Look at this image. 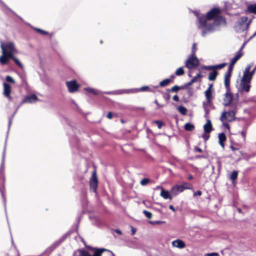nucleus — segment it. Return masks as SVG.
Masks as SVG:
<instances>
[{
    "instance_id": "18",
    "label": "nucleus",
    "mask_w": 256,
    "mask_h": 256,
    "mask_svg": "<svg viewBox=\"0 0 256 256\" xmlns=\"http://www.w3.org/2000/svg\"><path fill=\"white\" fill-rule=\"evenodd\" d=\"M252 66V64H249L248 65L246 68H245V70L244 72H246V70H248V72H246V74L248 76V78H250V79H252V77L254 75V74L255 72V71L256 70V66L250 72V70Z\"/></svg>"
},
{
    "instance_id": "41",
    "label": "nucleus",
    "mask_w": 256,
    "mask_h": 256,
    "mask_svg": "<svg viewBox=\"0 0 256 256\" xmlns=\"http://www.w3.org/2000/svg\"><path fill=\"white\" fill-rule=\"evenodd\" d=\"M204 256H219V254L218 252H212L206 254Z\"/></svg>"
},
{
    "instance_id": "36",
    "label": "nucleus",
    "mask_w": 256,
    "mask_h": 256,
    "mask_svg": "<svg viewBox=\"0 0 256 256\" xmlns=\"http://www.w3.org/2000/svg\"><path fill=\"white\" fill-rule=\"evenodd\" d=\"M196 50H197V48H196V44L194 43L192 44V54L191 55H196L195 54V52H196Z\"/></svg>"
},
{
    "instance_id": "63",
    "label": "nucleus",
    "mask_w": 256,
    "mask_h": 256,
    "mask_svg": "<svg viewBox=\"0 0 256 256\" xmlns=\"http://www.w3.org/2000/svg\"><path fill=\"white\" fill-rule=\"evenodd\" d=\"M109 252H110V253H111V254H112V256H114V254L113 252H110V251H109Z\"/></svg>"
},
{
    "instance_id": "9",
    "label": "nucleus",
    "mask_w": 256,
    "mask_h": 256,
    "mask_svg": "<svg viewBox=\"0 0 256 256\" xmlns=\"http://www.w3.org/2000/svg\"><path fill=\"white\" fill-rule=\"evenodd\" d=\"M90 188L92 189L94 192H96L98 184V179L96 171H94L92 173V176L90 180Z\"/></svg>"
},
{
    "instance_id": "61",
    "label": "nucleus",
    "mask_w": 256,
    "mask_h": 256,
    "mask_svg": "<svg viewBox=\"0 0 256 256\" xmlns=\"http://www.w3.org/2000/svg\"><path fill=\"white\" fill-rule=\"evenodd\" d=\"M193 177L192 176V175L190 174L189 176H188V179L189 180H192V179Z\"/></svg>"
},
{
    "instance_id": "42",
    "label": "nucleus",
    "mask_w": 256,
    "mask_h": 256,
    "mask_svg": "<svg viewBox=\"0 0 256 256\" xmlns=\"http://www.w3.org/2000/svg\"><path fill=\"white\" fill-rule=\"evenodd\" d=\"M155 122L158 124V128H161L163 124L162 122L160 120H156Z\"/></svg>"
},
{
    "instance_id": "34",
    "label": "nucleus",
    "mask_w": 256,
    "mask_h": 256,
    "mask_svg": "<svg viewBox=\"0 0 256 256\" xmlns=\"http://www.w3.org/2000/svg\"><path fill=\"white\" fill-rule=\"evenodd\" d=\"M152 225L161 224L165 223L164 221L156 220V221H150L149 222Z\"/></svg>"
},
{
    "instance_id": "62",
    "label": "nucleus",
    "mask_w": 256,
    "mask_h": 256,
    "mask_svg": "<svg viewBox=\"0 0 256 256\" xmlns=\"http://www.w3.org/2000/svg\"><path fill=\"white\" fill-rule=\"evenodd\" d=\"M2 196L3 198H4V203L5 204V202H6V200H5V198H4V196L3 194H2Z\"/></svg>"
},
{
    "instance_id": "32",
    "label": "nucleus",
    "mask_w": 256,
    "mask_h": 256,
    "mask_svg": "<svg viewBox=\"0 0 256 256\" xmlns=\"http://www.w3.org/2000/svg\"><path fill=\"white\" fill-rule=\"evenodd\" d=\"M12 58V59L14 62H15V63L18 66H20V68H22V64L20 62L18 59L14 57V56H12V58Z\"/></svg>"
},
{
    "instance_id": "5",
    "label": "nucleus",
    "mask_w": 256,
    "mask_h": 256,
    "mask_svg": "<svg viewBox=\"0 0 256 256\" xmlns=\"http://www.w3.org/2000/svg\"><path fill=\"white\" fill-rule=\"evenodd\" d=\"M250 20L246 16L241 17L236 22L234 28L236 32L240 33L248 29Z\"/></svg>"
},
{
    "instance_id": "45",
    "label": "nucleus",
    "mask_w": 256,
    "mask_h": 256,
    "mask_svg": "<svg viewBox=\"0 0 256 256\" xmlns=\"http://www.w3.org/2000/svg\"><path fill=\"white\" fill-rule=\"evenodd\" d=\"M130 228H131L132 234L134 235L136 232V229L132 226H130Z\"/></svg>"
},
{
    "instance_id": "26",
    "label": "nucleus",
    "mask_w": 256,
    "mask_h": 256,
    "mask_svg": "<svg viewBox=\"0 0 256 256\" xmlns=\"http://www.w3.org/2000/svg\"><path fill=\"white\" fill-rule=\"evenodd\" d=\"M238 172L236 171V170H234L232 171V172L230 176V179L232 181V182L234 183V181L236 180V179L237 178H238Z\"/></svg>"
},
{
    "instance_id": "51",
    "label": "nucleus",
    "mask_w": 256,
    "mask_h": 256,
    "mask_svg": "<svg viewBox=\"0 0 256 256\" xmlns=\"http://www.w3.org/2000/svg\"><path fill=\"white\" fill-rule=\"evenodd\" d=\"M5 150H4V154H3V156H2V166L4 165V158H5Z\"/></svg>"
},
{
    "instance_id": "49",
    "label": "nucleus",
    "mask_w": 256,
    "mask_h": 256,
    "mask_svg": "<svg viewBox=\"0 0 256 256\" xmlns=\"http://www.w3.org/2000/svg\"><path fill=\"white\" fill-rule=\"evenodd\" d=\"M36 30L38 32H40V33H42V34H47V32H46L44 31V30H42L40 29H39V28H36Z\"/></svg>"
},
{
    "instance_id": "60",
    "label": "nucleus",
    "mask_w": 256,
    "mask_h": 256,
    "mask_svg": "<svg viewBox=\"0 0 256 256\" xmlns=\"http://www.w3.org/2000/svg\"><path fill=\"white\" fill-rule=\"evenodd\" d=\"M244 46V44H243V45L242 46V47L240 48L239 50H241V52H242V50L243 49Z\"/></svg>"
},
{
    "instance_id": "33",
    "label": "nucleus",
    "mask_w": 256,
    "mask_h": 256,
    "mask_svg": "<svg viewBox=\"0 0 256 256\" xmlns=\"http://www.w3.org/2000/svg\"><path fill=\"white\" fill-rule=\"evenodd\" d=\"M6 80L7 82H9L12 84L15 83V80H14V79L12 76H7L6 77Z\"/></svg>"
},
{
    "instance_id": "12",
    "label": "nucleus",
    "mask_w": 256,
    "mask_h": 256,
    "mask_svg": "<svg viewBox=\"0 0 256 256\" xmlns=\"http://www.w3.org/2000/svg\"><path fill=\"white\" fill-rule=\"evenodd\" d=\"M212 84L209 85L207 90L205 91L204 94L207 100V102L210 104L212 99L213 98L212 96Z\"/></svg>"
},
{
    "instance_id": "39",
    "label": "nucleus",
    "mask_w": 256,
    "mask_h": 256,
    "mask_svg": "<svg viewBox=\"0 0 256 256\" xmlns=\"http://www.w3.org/2000/svg\"><path fill=\"white\" fill-rule=\"evenodd\" d=\"M180 89V87L177 86H175L171 88L170 91L172 92H177Z\"/></svg>"
},
{
    "instance_id": "14",
    "label": "nucleus",
    "mask_w": 256,
    "mask_h": 256,
    "mask_svg": "<svg viewBox=\"0 0 256 256\" xmlns=\"http://www.w3.org/2000/svg\"><path fill=\"white\" fill-rule=\"evenodd\" d=\"M172 245L173 247L178 248L180 249L184 248L186 247L185 243L181 240L177 239L172 242Z\"/></svg>"
},
{
    "instance_id": "3",
    "label": "nucleus",
    "mask_w": 256,
    "mask_h": 256,
    "mask_svg": "<svg viewBox=\"0 0 256 256\" xmlns=\"http://www.w3.org/2000/svg\"><path fill=\"white\" fill-rule=\"evenodd\" d=\"M246 72L248 70L244 72L242 78L237 81L236 86L238 91L241 93L248 92L250 89L252 79L247 76Z\"/></svg>"
},
{
    "instance_id": "22",
    "label": "nucleus",
    "mask_w": 256,
    "mask_h": 256,
    "mask_svg": "<svg viewBox=\"0 0 256 256\" xmlns=\"http://www.w3.org/2000/svg\"><path fill=\"white\" fill-rule=\"evenodd\" d=\"M231 74L230 72H226L224 75V84L226 88H228L230 84V78Z\"/></svg>"
},
{
    "instance_id": "7",
    "label": "nucleus",
    "mask_w": 256,
    "mask_h": 256,
    "mask_svg": "<svg viewBox=\"0 0 256 256\" xmlns=\"http://www.w3.org/2000/svg\"><path fill=\"white\" fill-rule=\"evenodd\" d=\"M189 189L190 190L192 188L190 186H184V185H175L172 188L170 189L171 194L176 196L178 194L182 192L184 190Z\"/></svg>"
},
{
    "instance_id": "55",
    "label": "nucleus",
    "mask_w": 256,
    "mask_h": 256,
    "mask_svg": "<svg viewBox=\"0 0 256 256\" xmlns=\"http://www.w3.org/2000/svg\"><path fill=\"white\" fill-rule=\"evenodd\" d=\"M182 185H184V186H188L190 184L187 182H184V183H183V184Z\"/></svg>"
},
{
    "instance_id": "11",
    "label": "nucleus",
    "mask_w": 256,
    "mask_h": 256,
    "mask_svg": "<svg viewBox=\"0 0 256 256\" xmlns=\"http://www.w3.org/2000/svg\"><path fill=\"white\" fill-rule=\"evenodd\" d=\"M66 84L69 92H74L77 91L79 87V86L76 84L75 80L67 82Z\"/></svg>"
},
{
    "instance_id": "23",
    "label": "nucleus",
    "mask_w": 256,
    "mask_h": 256,
    "mask_svg": "<svg viewBox=\"0 0 256 256\" xmlns=\"http://www.w3.org/2000/svg\"><path fill=\"white\" fill-rule=\"evenodd\" d=\"M184 128L185 130L191 132L194 130V126L192 124L188 122L184 124Z\"/></svg>"
},
{
    "instance_id": "40",
    "label": "nucleus",
    "mask_w": 256,
    "mask_h": 256,
    "mask_svg": "<svg viewBox=\"0 0 256 256\" xmlns=\"http://www.w3.org/2000/svg\"><path fill=\"white\" fill-rule=\"evenodd\" d=\"M240 134H242V138H243V141L244 142H246V131H242L240 132Z\"/></svg>"
},
{
    "instance_id": "30",
    "label": "nucleus",
    "mask_w": 256,
    "mask_h": 256,
    "mask_svg": "<svg viewBox=\"0 0 256 256\" xmlns=\"http://www.w3.org/2000/svg\"><path fill=\"white\" fill-rule=\"evenodd\" d=\"M201 77V75L200 74H197L194 77L192 80H190V82L188 84V86H190L193 83H194V82H196L197 80L199 78H200Z\"/></svg>"
},
{
    "instance_id": "52",
    "label": "nucleus",
    "mask_w": 256,
    "mask_h": 256,
    "mask_svg": "<svg viewBox=\"0 0 256 256\" xmlns=\"http://www.w3.org/2000/svg\"><path fill=\"white\" fill-rule=\"evenodd\" d=\"M173 100H174V101H176V102H178V101L179 100V98L178 96H177V95H174V96H173Z\"/></svg>"
},
{
    "instance_id": "56",
    "label": "nucleus",
    "mask_w": 256,
    "mask_h": 256,
    "mask_svg": "<svg viewBox=\"0 0 256 256\" xmlns=\"http://www.w3.org/2000/svg\"><path fill=\"white\" fill-rule=\"evenodd\" d=\"M156 102V104H157L158 106H160V107H162V106H162V105H160V104H158V102L157 100H156V102Z\"/></svg>"
},
{
    "instance_id": "31",
    "label": "nucleus",
    "mask_w": 256,
    "mask_h": 256,
    "mask_svg": "<svg viewBox=\"0 0 256 256\" xmlns=\"http://www.w3.org/2000/svg\"><path fill=\"white\" fill-rule=\"evenodd\" d=\"M184 73V70L182 67L179 68L176 72V74L177 76H182Z\"/></svg>"
},
{
    "instance_id": "1",
    "label": "nucleus",
    "mask_w": 256,
    "mask_h": 256,
    "mask_svg": "<svg viewBox=\"0 0 256 256\" xmlns=\"http://www.w3.org/2000/svg\"><path fill=\"white\" fill-rule=\"evenodd\" d=\"M220 10L218 8H214L207 13L206 16L202 15L198 16L199 24L198 28L202 29V35L204 36L208 32H212L215 30L216 26H225V18L218 14Z\"/></svg>"
},
{
    "instance_id": "64",
    "label": "nucleus",
    "mask_w": 256,
    "mask_h": 256,
    "mask_svg": "<svg viewBox=\"0 0 256 256\" xmlns=\"http://www.w3.org/2000/svg\"><path fill=\"white\" fill-rule=\"evenodd\" d=\"M171 77H172V78H174V76L172 75V76Z\"/></svg>"
},
{
    "instance_id": "44",
    "label": "nucleus",
    "mask_w": 256,
    "mask_h": 256,
    "mask_svg": "<svg viewBox=\"0 0 256 256\" xmlns=\"http://www.w3.org/2000/svg\"><path fill=\"white\" fill-rule=\"evenodd\" d=\"M234 66V65H232V63H230V65L229 66L228 71L227 72H230V74H232V70Z\"/></svg>"
},
{
    "instance_id": "20",
    "label": "nucleus",
    "mask_w": 256,
    "mask_h": 256,
    "mask_svg": "<svg viewBox=\"0 0 256 256\" xmlns=\"http://www.w3.org/2000/svg\"><path fill=\"white\" fill-rule=\"evenodd\" d=\"M243 55L242 52L241 50H238L236 53L234 57L232 59L230 63H232V65H234L236 62Z\"/></svg>"
},
{
    "instance_id": "15",
    "label": "nucleus",
    "mask_w": 256,
    "mask_h": 256,
    "mask_svg": "<svg viewBox=\"0 0 256 256\" xmlns=\"http://www.w3.org/2000/svg\"><path fill=\"white\" fill-rule=\"evenodd\" d=\"M161 192L160 194V196L162 197L164 199L167 200L169 199L172 200V196L171 194L170 191L168 192V190H166L163 188H160Z\"/></svg>"
},
{
    "instance_id": "16",
    "label": "nucleus",
    "mask_w": 256,
    "mask_h": 256,
    "mask_svg": "<svg viewBox=\"0 0 256 256\" xmlns=\"http://www.w3.org/2000/svg\"><path fill=\"white\" fill-rule=\"evenodd\" d=\"M38 100V97L35 94L26 96L22 101V103H33Z\"/></svg>"
},
{
    "instance_id": "37",
    "label": "nucleus",
    "mask_w": 256,
    "mask_h": 256,
    "mask_svg": "<svg viewBox=\"0 0 256 256\" xmlns=\"http://www.w3.org/2000/svg\"><path fill=\"white\" fill-rule=\"evenodd\" d=\"M149 181L148 178H144L140 181V184L142 186H145L148 183Z\"/></svg>"
},
{
    "instance_id": "47",
    "label": "nucleus",
    "mask_w": 256,
    "mask_h": 256,
    "mask_svg": "<svg viewBox=\"0 0 256 256\" xmlns=\"http://www.w3.org/2000/svg\"><path fill=\"white\" fill-rule=\"evenodd\" d=\"M202 192L200 190H198L196 192H194V196H200L202 195Z\"/></svg>"
},
{
    "instance_id": "10",
    "label": "nucleus",
    "mask_w": 256,
    "mask_h": 256,
    "mask_svg": "<svg viewBox=\"0 0 256 256\" xmlns=\"http://www.w3.org/2000/svg\"><path fill=\"white\" fill-rule=\"evenodd\" d=\"M4 86V94L7 98L9 100H12V98L10 96V93L12 92V88L10 85L6 82L3 83Z\"/></svg>"
},
{
    "instance_id": "24",
    "label": "nucleus",
    "mask_w": 256,
    "mask_h": 256,
    "mask_svg": "<svg viewBox=\"0 0 256 256\" xmlns=\"http://www.w3.org/2000/svg\"><path fill=\"white\" fill-rule=\"evenodd\" d=\"M248 10L252 13H256V4H250L248 6Z\"/></svg>"
},
{
    "instance_id": "2",
    "label": "nucleus",
    "mask_w": 256,
    "mask_h": 256,
    "mask_svg": "<svg viewBox=\"0 0 256 256\" xmlns=\"http://www.w3.org/2000/svg\"><path fill=\"white\" fill-rule=\"evenodd\" d=\"M0 48L2 54L0 56V63L4 65L8 64L10 58L17 53V50L14 44L11 42H1Z\"/></svg>"
},
{
    "instance_id": "58",
    "label": "nucleus",
    "mask_w": 256,
    "mask_h": 256,
    "mask_svg": "<svg viewBox=\"0 0 256 256\" xmlns=\"http://www.w3.org/2000/svg\"><path fill=\"white\" fill-rule=\"evenodd\" d=\"M255 36H256V32L252 34V36L250 38H252Z\"/></svg>"
},
{
    "instance_id": "8",
    "label": "nucleus",
    "mask_w": 256,
    "mask_h": 256,
    "mask_svg": "<svg viewBox=\"0 0 256 256\" xmlns=\"http://www.w3.org/2000/svg\"><path fill=\"white\" fill-rule=\"evenodd\" d=\"M234 102H237V106H238V100H233L232 94L228 92H226L225 94L224 97V98L223 104L226 106H230V107H231V104Z\"/></svg>"
},
{
    "instance_id": "43",
    "label": "nucleus",
    "mask_w": 256,
    "mask_h": 256,
    "mask_svg": "<svg viewBox=\"0 0 256 256\" xmlns=\"http://www.w3.org/2000/svg\"><path fill=\"white\" fill-rule=\"evenodd\" d=\"M202 137L205 140H207L209 138H210V135L208 134H207L206 133L204 134H203L202 136Z\"/></svg>"
},
{
    "instance_id": "57",
    "label": "nucleus",
    "mask_w": 256,
    "mask_h": 256,
    "mask_svg": "<svg viewBox=\"0 0 256 256\" xmlns=\"http://www.w3.org/2000/svg\"><path fill=\"white\" fill-rule=\"evenodd\" d=\"M255 36H256V32L252 34V36L250 38H252Z\"/></svg>"
},
{
    "instance_id": "21",
    "label": "nucleus",
    "mask_w": 256,
    "mask_h": 256,
    "mask_svg": "<svg viewBox=\"0 0 256 256\" xmlns=\"http://www.w3.org/2000/svg\"><path fill=\"white\" fill-rule=\"evenodd\" d=\"M218 141L220 144L222 146V148H224V142L226 140V137L224 133H221L218 134Z\"/></svg>"
},
{
    "instance_id": "4",
    "label": "nucleus",
    "mask_w": 256,
    "mask_h": 256,
    "mask_svg": "<svg viewBox=\"0 0 256 256\" xmlns=\"http://www.w3.org/2000/svg\"><path fill=\"white\" fill-rule=\"evenodd\" d=\"M231 110L226 112L224 111L222 114L220 116V120L222 122H232L236 118V113L238 110V106H237V102H232L231 104Z\"/></svg>"
},
{
    "instance_id": "54",
    "label": "nucleus",
    "mask_w": 256,
    "mask_h": 256,
    "mask_svg": "<svg viewBox=\"0 0 256 256\" xmlns=\"http://www.w3.org/2000/svg\"><path fill=\"white\" fill-rule=\"evenodd\" d=\"M115 232H116L117 234H122V232H121L120 230H115Z\"/></svg>"
},
{
    "instance_id": "29",
    "label": "nucleus",
    "mask_w": 256,
    "mask_h": 256,
    "mask_svg": "<svg viewBox=\"0 0 256 256\" xmlns=\"http://www.w3.org/2000/svg\"><path fill=\"white\" fill-rule=\"evenodd\" d=\"M171 82V80L169 78L165 79L160 83V86H166L168 85Z\"/></svg>"
},
{
    "instance_id": "35",
    "label": "nucleus",
    "mask_w": 256,
    "mask_h": 256,
    "mask_svg": "<svg viewBox=\"0 0 256 256\" xmlns=\"http://www.w3.org/2000/svg\"><path fill=\"white\" fill-rule=\"evenodd\" d=\"M144 214H145L146 216L148 218H150L152 216V214L151 212L144 210L143 211Z\"/></svg>"
},
{
    "instance_id": "25",
    "label": "nucleus",
    "mask_w": 256,
    "mask_h": 256,
    "mask_svg": "<svg viewBox=\"0 0 256 256\" xmlns=\"http://www.w3.org/2000/svg\"><path fill=\"white\" fill-rule=\"evenodd\" d=\"M218 72L216 70H214L210 72L208 76V80H214L216 77Z\"/></svg>"
},
{
    "instance_id": "19",
    "label": "nucleus",
    "mask_w": 256,
    "mask_h": 256,
    "mask_svg": "<svg viewBox=\"0 0 256 256\" xmlns=\"http://www.w3.org/2000/svg\"><path fill=\"white\" fill-rule=\"evenodd\" d=\"M204 130L206 134H209L212 130V126L210 120H208L206 124L204 126Z\"/></svg>"
},
{
    "instance_id": "48",
    "label": "nucleus",
    "mask_w": 256,
    "mask_h": 256,
    "mask_svg": "<svg viewBox=\"0 0 256 256\" xmlns=\"http://www.w3.org/2000/svg\"><path fill=\"white\" fill-rule=\"evenodd\" d=\"M194 150V151L198 152H202V150L200 148H198V147H195Z\"/></svg>"
},
{
    "instance_id": "27",
    "label": "nucleus",
    "mask_w": 256,
    "mask_h": 256,
    "mask_svg": "<svg viewBox=\"0 0 256 256\" xmlns=\"http://www.w3.org/2000/svg\"><path fill=\"white\" fill-rule=\"evenodd\" d=\"M84 90L88 92H91L93 94H94L98 95L100 94V92L96 89L90 88H85Z\"/></svg>"
},
{
    "instance_id": "13",
    "label": "nucleus",
    "mask_w": 256,
    "mask_h": 256,
    "mask_svg": "<svg viewBox=\"0 0 256 256\" xmlns=\"http://www.w3.org/2000/svg\"><path fill=\"white\" fill-rule=\"evenodd\" d=\"M107 250L104 248H100L96 250L93 256H91L89 254V253L86 250H82L80 251V256H100L104 252Z\"/></svg>"
},
{
    "instance_id": "50",
    "label": "nucleus",
    "mask_w": 256,
    "mask_h": 256,
    "mask_svg": "<svg viewBox=\"0 0 256 256\" xmlns=\"http://www.w3.org/2000/svg\"><path fill=\"white\" fill-rule=\"evenodd\" d=\"M107 118H108V119H111L112 117V114L111 112H109L108 114H107V116H106Z\"/></svg>"
},
{
    "instance_id": "38",
    "label": "nucleus",
    "mask_w": 256,
    "mask_h": 256,
    "mask_svg": "<svg viewBox=\"0 0 256 256\" xmlns=\"http://www.w3.org/2000/svg\"><path fill=\"white\" fill-rule=\"evenodd\" d=\"M226 64H227L226 63H222V64H218L216 66H214V68H215L220 69V68H222L224 67Z\"/></svg>"
},
{
    "instance_id": "6",
    "label": "nucleus",
    "mask_w": 256,
    "mask_h": 256,
    "mask_svg": "<svg viewBox=\"0 0 256 256\" xmlns=\"http://www.w3.org/2000/svg\"><path fill=\"white\" fill-rule=\"evenodd\" d=\"M186 66L188 69H193L198 66L199 60L196 55H190L186 62Z\"/></svg>"
},
{
    "instance_id": "17",
    "label": "nucleus",
    "mask_w": 256,
    "mask_h": 256,
    "mask_svg": "<svg viewBox=\"0 0 256 256\" xmlns=\"http://www.w3.org/2000/svg\"><path fill=\"white\" fill-rule=\"evenodd\" d=\"M150 90V88L148 86H144L140 88V89H132L124 90L123 93H130V92H136L139 91H149Z\"/></svg>"
},
{
    "instance_id": "46",
    "label": "nucleus",
    "mask_w": 256,
    "mask_h": 256,
    "mask_svg": "<svg viewBox=\"0 0 256 256\" xmlns=\"http://www.w3.org/2000/svg\"><path fill=\"white\" fill-rule=\"evenodd\" d=\"M204 68L208 70H212L215 68L214 66H205L204 67Z\"/></svg>"
},
{
    "instance_id": "59",
    "label": "nucleus",
    "mask_w": 256,
    "mask_h": 256,
    "mask_svg": "<svg viewBox=\"0 0 256 256\" xmlns=\"http://www.w3.org/2000/svg\"><path fill=\"white\" fill-rule=\"evenodd\" d=\"M12 120L10 119L9 122H8V126H9V127L10 126V124H12Z\"/></svg>"
},
{
    "instance_id": "53",
    "label": "nucleus",
    "mask_w": 256,
    "mask_h": 256,
    "mask_svg": "<svg viewBox=\"0 0 256 256\" xmlns=\"http://www.w3.org/2000/svg\"><path fill=\"white\" fill-rule=\"evenodd\" d=\"M169 208L172 210L173 212H175L176 211V209L174 208L173 206L172 205H170L169 206Z\"/></svg>"
},
{
    "instance_id": "28",
    "label": "nucleus",
    "mask_w": 256,
    "mask_h": 256,
    "mask_svg": "<svg viewBox=\"0 0 256 256\" xmlns=\"http://www.w3.org/2000/svg\"><path fill=\"white\" fill-rule=\"evenodd\" d=\"M178 110L179 112L182 115H186V114L187 109L182 106H179L178 108Z\"/></svg>"
}]
</instances>
